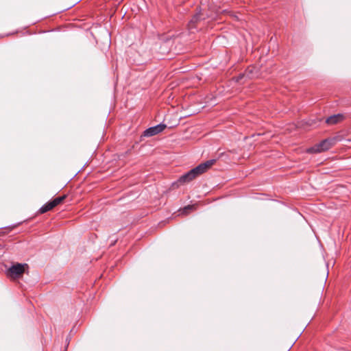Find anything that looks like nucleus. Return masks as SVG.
Returning a JSON list of instances; mask_svg holds the SVG:
<instances>
[{
  "mask_svg": "<svg viewBox=\"0 0 351 351\" xmlns=\"http://www.w3.org/2000/svg\"><path fill=\"white\" fill-rule=\"evenodd\" d=\"M332 141L328 138H326L318 144L308 148L307 152L311 154L320 153L328 150L332 147Z\"/></svg>",
  "mask_w": 351,
  "mask_h": 351,
  "instance_id": "obj_1",
  "label": "nucleus"
},
{
  "mask_svg": "<svg viewBox=\"0 0 351 351\" xmlns=\"http://www.w3.org/2000/svg\"><path fill=\"white\" fill-rule=\"evenodd\" d=\"M25 267H27V265L25 263H16L13 265L9 268L8 275L10 276L11 275L12 277L15 278L19 277L24 272Z\"/></svg>",
  "mask_w": 351,
  "mask_h": 351,
  "instance_id": "obj_2",
  "label": "nucleus"
},
{
  "mask_svg": "<svg viewBox=\"0 0 351 351\" xmlns=\"http://www.w3.org/2000/svg\"><path fill=\"white\" fill-rule=\"evenodd\" d=\"M167 128V125L165 123H159L156 125L150 127L146 129L143 132V136L149 137L158 134V133L163 131Z\"/></svg>",
  "mask_w": 351,
  "mask_h": 351,
  "instance_id": "obj_3",
  "label": "nucleus"
},
{
  "mask_svg": "<svg viewBox=\"0 0 351 351\" xmlns=\"http://www.w3.org/2000/svg\"><path fill=\"white\" fill-rule=\"evenodd\" d=\"M198 175L197 174L195 169H192L182 176L178 180V182L180 184H184L191 182L194 178H195Z\"/></svg>",
  "mask_w": 351,
  "mask_h": 351,
  "instance_id": "obj_4",
  "label": "nucleus"
},
{
  "mask_svg": "<svg viewBox=\"0 0 351 351\" xmlns=\"http://www.w3.org/2000/svg\"><path fill=\"white\" fill-rule=\"evenodd\" d=\"M216 162L215 159H210L204 162L199 164L198 166L195 167V170L198 176L204 173L208 169H209Z\"/></svg>",
  "mask_w": 351,
  "mask_h": 351,
  "instance_id": "obj_5",
  "label": "nucleus"
},
{
  "mask_svg": "<svg viewBox=\"0 0 351 351\" xmlns=\"http://www.w3.org/2000/svg\"><path fill=\"white\" fill-rule=\"evenodd\" d=\"M343 119V115L342 114H336L330 116L326 120V123L328 125H334Z\"/></svg>",
  "mask_w": 351,
  "mask_h": 351,
  "instance_id": "obj_6",
  "label": "nucleus"
},
{
  "mask_svg": "<svg viewBox=\"0 0 351 351\" xmlns=\"http://www.w3.org/2000/svg\"><path fill=\"white\" fill-rule=\"evenodd\" d=\"M205 17L202 16L200 12L195 14L189 23V29H192L195 28V24L197 22L204 20Z\"/></svg>",
  "mask_w": 351,
  "mask_h": 351,
  "instance_id": "obj_7",
  "label": "nucleus"
},
{
  "mask_svg": "<svg viewBox=\"0 0 351 351\" xmlns=\"http://www.w3.org/2000/svg\"><path fill=\"white\" fill-rule=\"evenodd\" d=\"M53 208H54V206H53V204L51 203L50 201H49L48 202H47L46 204H45L43 206H42L40 208L39 212H40V213H42V214L45 213L47 211L51 210Z\"/></svg>",
  "mask_w": 351,
  "mask_h": 351,
  "instance_id": "obj_8",
  "label": "nucleus"
},
{
  "mask_svg": "<svg viewBox=\"0 0 351 351\" xmlns=\"http://www.w3.org/2000/svg\"><path fill=\"white\" fill-rule=\"evenodd\" d=\"M65 198H66V195L59 196V197H57L53 199L50 202L53 204V206L54 207H56V206H58V204L62 203Z\"/></svg>",
  "mask_w": 351,
  "mask_h": 351,
  "instance_id": "obj_9",
  "label": "nucleus"
},
{
  "mask_svg": "<svg viewBox=\"0 0 351 351\" xmlns=\"http://www.w3.org/2000/svg\"><path fill=\"white\" fill-rule=\"evenodd\" d=\"M195 208L194 205H188L184 206L181 210V213L183 215H186L189 213V211L193 210Z\"/></svg>",
  "mask_w": 351,
  "mask_h": 351,
  "instance_id": "obj_10",
  "label": "nucleus"
},
{
  "mask_svg": "<svg viewBox=\"0 0 351 351\" xmlns=\"http://www.w3.org/2000/svg\"><path fill=\"white\" fill-rule=\"evenodd\" d=\"M244 76H247V77L249 78H251L253 77L252 75V69H250L249 68L245 71V73H243V74H241L239 76V78L237 80L243 78Z\"/></svg>",
  "mask_w": 351,
  "mask_h": 351,
  "instance_id": "obj_11",
  "label": "nucleus"
},
{
  "mask_svg": "<svg viewBox=\"0 0 351 351\" xmlns=\"http://www.w3.org/2000/svg\"><path fill=\"white\" fill-rule=\"evenodd\" d=\"M176 184H177V183H176V182L173 183V186H174Z\"/></svg>",
  "mask_w": 351,
  "mask_h": 351,
  "instance_id": "obj_12",
  "label": "nucleus"
}]
</instances>
